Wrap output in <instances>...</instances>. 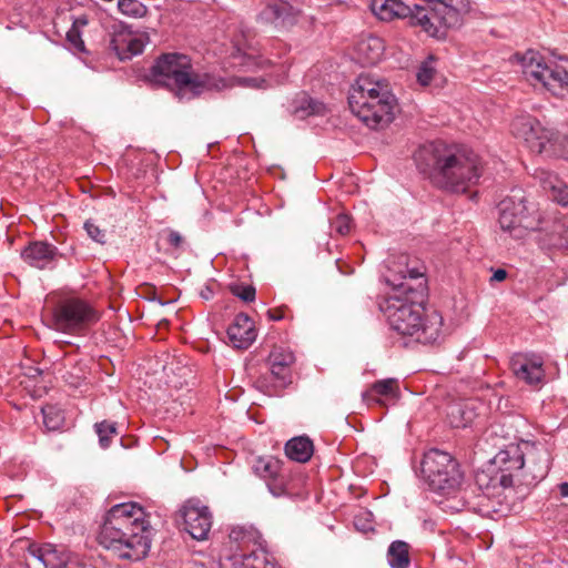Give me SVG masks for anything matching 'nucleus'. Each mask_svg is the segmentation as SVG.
Returning a JSON list of instances; mask_svg holds the SVG:
<instances>
[{
    "label": "nucleus",
    "mask_w": 568,
    "mask_h": 568,
    "mask_svg": "<svg viewBox=\"0 0 568 568\" xmlns=\"http://www.w3.org/2000/svg\"><path fill=\"white\" fill-rule=\"evenodd\" d=\"M371 10L381 21H393L395 19H407L413 27H419L428 36H438L429 12L426 8L415 4L410 7L402 0H372Z\"/></svg>",
    "instance_id": "f8f14e48"
},
{
    "label": "nucleus",
    "mask_w": 568,
    "mask_h": 568,
    "mask_svg": "<svg viewBox=\"0 0 568 568\" xmlns=\"http://www.w3.org/2000/svg\"><path fill=\"white\" fill-rule=\"evenodd\" d=\"M240 557L242 559L235 566L239 568H281L274 556L266 550L264 540H261V544L256 545L250 552L240 554Z\"/></svg>",
    "instance_id": "cd10ccee"
},
{
    "label": "nucleus",
    "mask_w": 568,
    "mask_h": 568,
    "mask_svg": "<svg viewBox=\"0 0 568 568\" xmlns=\"http://www.w3.org/2000/svg\"><path fill=\"white\" fill-rule=\"evenodd\" d=\"M244 55L247 57L248 59L252 58V54L244 53Z\"/></svg>",
    "instance_id": "603ef678"
},
{
    "label": "nucleus",
    "mask_w": 568,
    "mask_h": 568,
    "mask_svg": "<svg viewBox=\"0 0 568 568\" xmlns=\"http://www.w3.org/2000/svg\"><path fill=\"white\" fill-rule=\"evenodd\" d=\"M119 11L131 18H142L146 14V7L139 0H119Z\"/></svg>",
    "instance_id": "c9c22d12"
},
{
    "label": "nucleus",
    "mask_w": 568,
    "mask_h": 568,
    "mask_svg": "<svg viewBox=\"0 0 568 568\" xmlns=\"http://www.w3.org/2000/svg\"><path fill=\"white\" fill-rule=\"evenodd\" d=\"M290 112L297 119L304 120L312 115H324L326 106L323 102L301 92L290 103Z\"/></svg>",
    "instance_id": "bb28decb"
},
{
    "label": "nucleus",
    "mask_w": 568,
    "mask_h": 568,
    "mask_svg": "<svg viewBox=\"0 0 568 568\" xmlns=\"http://www.w3.org/2000/svg\"><path fill=\"white\" fill-rule=\"evenodd\" d=\"M511 133L525 141L531 152L555 153L556 146L561 145V136L550 128L544 126L530 114L517 115L510 125Z\"/></svg>",
    "instance_id": "9b49d317"
},
{
    "label": "nucleus",
    "mask_w": 568,
    "mask_h": 568,
    "mask_svg": "<svg viewBox=\"0 0 568 568\" xmlns=\"http://www.w3.org/2000/svg\"><path fill=\"white\" fill-rule=\"evenodd\" d=\"M526 452L519 446L510 445L506 449L500 450L491 460L493 466L500 473L499 476L493 478L494 483L503 488L509 489L514 486V471L523 470L528 460V469L531 480H540L548 473V455L545 449H537L534 445L525 444Z\"/></svg>",
    "instance_id": "39448f33"
},
{
    "label": "nucleus",
    "mask_w": 568,
    "mask_h": 568,
    "mask_svg": "<svg viewBox=\"0 0 568 568\" xmlns=\"http://www.w3.org/2000/svg\"><path fill=\"white\" fill-rule=\"evenodd\" d=\"M155 81L175 92L180 100H190L209 90H220L225 84L209 73L195 72L187 55L165 53L152 67Z\"/></svg>",
    "instance_id": "20e7f679"
},
{
    "label": "nucleus",
    "mask_w": 568,
    "mask_h": 568,
    "mask_svg": "<svg viewBox=\"0 0 568 568\" xmlns=\"http://www.w3.org/2000/svg\"><path fill=\"white\" fill-rule=\"evenodd\" d=\"M233 294L244 302H252L255 298V288L253 286H236L232 290Z\"/></svg>",
    "instance_id": "a19ab883"
},
{
    "label": "nucleus",
    "mask_w": 568,
    "mask_h": 568,
    "mask_svg": "<svg viewBox=\"0 0 568 568\" xmlns=\"http://www.w3.org/2000/svg\"><path fill=\"white\" fill-rule=\"evenodd\" d=\"M384 51L383 39L374 34H367L356 42L354 59L362 65H374L382 60Z\"/></svg>",
    "instance_id": "5701e85b"
},
{
    "label": "nucleus",
    "mask_w": 568,
    "mask_h": 568,
    "mask_svg": "<svg viewBox=\"0 0 568 568\" xmlns=\"http://www.w3.org/2000/svg\"><path fill=\"white\" fill-rule=\"evenodd\" d=\"M410 546L403 540L393 541L387 549V561L390 568H409Z\"/></svg>",
    "instance_id": "2f4dec72"
},
{
    "label": "nucleus",
    "mask_w": 568,
    "mask_h": 568,
    "mask_svg": "<svg viewBox=\"0 0 568 568\" xmlns=\"http://www.w3.org/2000/svg\"><path fill=\"white\" fill-rule=\"evenodd\" d=\"M183 529L196 540L207 538L212 527V514L200 499H189L179 510Z\"/></svg>",
    "instance_id": "a211bd4d"
},
{
    "label": "nucleus",
    "mask_w": 568,
    "mask_h": 568,
    "mask_svg": "<svg viewBox=\"0 0 568 568\" xmlns=\"http://www.w3.org/2000/svg\"><path fill=\"white\" fill-rule=\"evenodd\" d=\"M290 310L283 305L280 307L271 308L267 311V317L270 321H282L288 317Z\"/></svg>",
    "instance_id": "37998d69"
},
{
    "label": "nucleus",
    "mask_w": 568,
    "mask_h": 568,
    "mask_svg": "<svg viewBox=\"0 0 568 568\" xmlns=\"http://www.w3.org/2000/svg\"><path fill=\"white\" fill-rule=\"evenodd\" d=\"M115 528L125 534L151 532L149 515L138 503L116 504L108 510L100 532H113Z\"/></svg>",
    "instance_id": "4468645a"
},
{
    "label": "nucleus",
    "mask_w": 568,
    "mask_h": 568,
    "mask_svg": "<svg viewBox=\"0 0 568 568\" xmlns=\"http://www.w3.org/2000/svg\"><path fill=\"white\" fill-rule=\"evenodd\" d=\"M545 242L559 250L568 248V217L556 221L547 233Z\"/></svg>",
    "instance_id": "473e14b6"
},
{
    "label": "nucleus",
    "mask_w": 568,
    "mask_h": 568,
    "mask_svg": "<svg viewBox=\"0 0 568 568\" xmlns=\"http://www.w3.org/2000/svg\"><path fill=\"white\" fill-rule=\"evenodd\" d=\"M437 74L436 70V59L433 55H429L418 68L417 71V81L420 85L426 87L432 83Z\"/></svg>",
    "instance_id": "72a5a7b5"
},
{
    "label": "nucleus",
    "mask_w": 568,
    "mask_h": 568,
    "mask_svg": "<svg viewBox=\"0 0 568 568\" xmlns=\"http://www.w3.org/2000/svg\"><path fill=\"white\" fill-rule=\"evenodd\" d=\"M348 103L352 112L371 129H382L394 119L396 99L388 83L369 74L357 78Z\"/></svg>",
    "instance_id": "f03ea898"
},
{
    "label": "nucleus",
    "mask_w": 568,
    "mask_h": 568,
    "mask_svg": "<svg viewBox=\"0 0 568 568\" xmlns=\"http://www.w3.org/2000/svg\"><path fill=\"white\" fill-rule=\"evenodd\" d=\"M353 227L352 219L346 213L337 214L331 221V230L341 236L347 235Z\"/></svg>",
    "instance_id": "4c0bfd02"
},
{
    "label": "nucleus",
    "mask_w": 568,
    "mask_h": 568,
    "mask_svg": "<svg viewBox=\"0 0 568 568\" xmlns=\"http://www.w3.org/2000/svg\"><path fill=\"white\" fill-rule=\"evenodd\" d=\"M85 24H87V19H84V18L77 19L73 23V26H75L78 28H79V26H85Z\"/></svg>",
    "instance_id": "09e8293b"
},
{
    "label": "nucleus",
    "mask_w": 568,
    "mask_h": 568,
    "mask_svg": "<svg viewBox=\"0 0 568 568\" xmlns=\"http://www.w3.org/2000/svg\"><path fill=\"white\" fill-rule=\"evenodd\" d=\"M201 296H202L204 300H209V298H211V296H212V291L210 290V287H206L205 290L201 291Z\"/></svg>",
    "instance_id": "de8ad7c7"
},
{
    "label": "nucleus",
    "mask_w": 568,
    "mask_h": 568,
    "mask_svg": "<svg viewBox=\"0 0 568 568\" xmlns=\"http://www.w3.org/2000/svg\"><path fill=\"white\" fill-rule=\"evenodd\" d=\"M95 432L99 436L101 447L108 448L111 444L112 437L116 435V427L114 423L103 420L95 424Z\"/></svg>",
    "instance_id": "e433bc0d"
},
{
    "label": "nucleus",
    "mask_w": 568,
    "mask_h": 568,
    "mask_svg": "<svg viewBox=\"0 0 568 568\" xmlns=\"http://www.w3.org/2000/svg\"><path fill=\"white\" fill-rule=\"evenodd\" d=\"M295 355L285 347H274L267 357V371L255 379L257 389L270 396L278 395L292 383V366Z\"/></svg>",
    "instance_id": "9d476101"
},
{
    "label": "nucleus",
    "mask_w": 568,
    "mask_h": 568,
    "mask_svg": "<svg viewBox=\"0 0 568 568\" xmlns=\"http://www.w3.org/2000/svg\"><path fill=\"white\" fill-rule=\"evenodd\" d=\"M256 336L254 322L246 314L236 315L227 328V337L236 348H248Z\"/></svg>",
    "instance_id": "b1692460"
},
{
    "label": "nucleus",
    "mask_w": 568,
    "mask_h": 568,
    "mask_svg": "<svg viewBox=\"0 0 568 568\" xmlns=\"http://www.w3.org/2000/svg\"><path fill=\"white\" fill-rule=\"evenodd\" d=\"M387 282H388L389 284H392L393 286H403V284H402V283L396 284V283H395V281H390L389 278H387Z\"/></svg>",
    "instance_id": "3c124183"
},
{
    "label": "nucleus",
    "mask_w": 568,
    "mask_h": 568,
    "mask_svg": "<svg viewBox=\"0 0 568 568\" xmlns=\"http://www.w3.org/2000/svg\"><path fill=\"white\" fill-rule=\"evenodd\" d=\"M84 230L87 231L88 235L95 242L100 244L105 243L106 233L104 230L100 229L99 225H97L93 221H87L84 223Z\"/></svg>",
    "instance_id": "58836bf2"
},
{
    "label": "nucleus",
    "mask_w": 568,
    "mask_h": 568,
    "mask_svg": "<svg viewBox=\"0 0 568 568\" xmlns=\"http://www.w3.org/2000/svg\"><path fill=\"white\" fill-rule=\"evenodd\" d=\"M396 379L388 378L374 383L369 389L364 393V399L367 403L385 405L388 399H394L397 395Z\"/></svg>",
    "instance_id": "c756f323"
},
{
    "label": "nucleus",
    "mask_w": 568,
    "mask_h": 568,
    "mask_svg": "<svg viewBox=\"0 0 568 568\" xmlns=\"http://www.w3.org/2000/svg\"><path fill=\"white\" fill-rule=\"evenodd\" d=\"M399 273L402 274V277H406L408 275L410 278H417L423 275V272L416 267H406L405 271H399Z\"/></svg>",
    "instance_id": "c03bdc74"
},
{
    "label": "nucleus",
    "mask_w": 568,
    "mask_h": 568,
    "mask_svg": "<svg viewBox=\"0 0 568 568\" xmlns=\"http://www.w3.org/2000/svg\"><path fill=\"white\" fill-rule=\"evenodd\" d=\"M57 248L45 242H32L22 252L21 257L37 268L47 267L55 257Z\"/></svg>",
    "instance_id": "a878e982"
},
{
    "label": "nucleus",
    "mask_w": 568,
    "mask_h": 568,
    "mask_svg": "<svg viewBox=\"0 0 568 568\" xmlns=\"http://www.w3.org/2000/svg\"><path fill=\"white\" fill-rule=\"evenodd\" d=\"M477 409L478 406L474 400L452 404L447 412L450 425L455 428L467 427L478 416Z\"/></svg>",
    "instance_id": "c85d7f7f"
},
{
    "label": "nucleus",
    "mask_w": 568,
    "mask_h": 568,
    "mask_svg": "<svg viewBox=\"0 0 568 568\" xmlns=\"http://www.w3.org/2000/svg\"><path fill=\"white\" fill-rule=\"evenodd\" d=\"M99 542L118 558L139 561L146 557L151 548V532H99Z\"/></svg>",
    "instance_id": "ddd939ff"
},
{
    "label": "nucleus",
    "mask_w": 568,
    "mask_h": 568,
    "mask_svg": "<svg viewBox=\"0 0 568 568\" xmlns=\"http://www.w3.org/2000/svg\"><path fill=\"white\" fill-rule=\"evenodd\" d=\"M263 540L260 531L253 527H234L229 534V540L224 545L217 568L235 567L242 559L240 554H247Z\"/></svg>",
    "instance_id": "f3484780"
},
{
    "label": "nucleus",
    "mask_w": 568,
    "mask_h": 568,
    "mask_svg": "<svg viewBox=\"0 0 568 568\" xmlns=\"http://www.w3.org/2000/svg\"><path fill=\"white\" fill-rule=\"evenodd\" d=\"M43 424L49 430L59 429L64 420L61 409L52 405H47L42 408Z\"/></svg>",
    "instance_id": "f704fd0d"
},
{
    "label": "nucleus",
    "mask_w": 568,
    "mask_h": 568,
    "mask_svg": "<svg viewBox=\"0 0 568 568\" xmlns=\"http://www.w3.org/2000/svg\"><path fill=\"white\" fill-rule=\"evenodd\" d=\"M300 16L301 10L294 8L287 1L273 0L258 13L257 20L278 28H288L298 21Z\"/></svg>",
    "instance_id": "4be33fe9"
},
{
    "label": "nucleus",
    "mask_w": 568,
    "mask_h": 568,
    "mask_svg": "<svg viewBox=\"0 0 568 568\" xmlns=\"http://www.w3.org/2000/svg\"><path fill=\"white\" fill-rule=\"evenodd\" d=\"M104 41L119 60L125 61L143 52L144 36L136 33L122 21L114 20L105 27Z\"/></svg>",
    "instance_id": "2eb2a0df"
},
{
    "label": "nucleus",
    "mask_w": 568,
    "mask_h": 568,
    "mask_svg": "<svg viewBox=\"0 0 568 568\" xmlns=\"http://www.w3.org/2000/svg\"><path fill=\"white\" fill-rule=\"evenodd\" d=\"M414 158L433 185L453 193L467 192L483 172L480 158L465 146L430 143L418 148Z\"/></svg>",
    "instance_id": "f257e3e1"
},
{
    "label": "nucleus",
    "mask_w": 568,
    "mask_h": 568,
    "mask_svg": "<svg viewBox=\"0 0 568 568\" xmlns=\"http://www.w3.org/2000/svg\"><path fill=\"white\" fill-rule=\"evenodd\" d=\"M286 456L298 463H306L313 455V443L307 437H295L285 445Z\"/></svg>",
    "instance_id": "7c9ffc66"
},
{
    "label": "nucleus",
    "mask_w": 568,
    "mask_h": 568,
    "mask_svg": "<svg viewBox=\"0 0 568 568\" xmlns=\"http://www.w3.org/2000/svg\"><path fill=\"white\" fill-rule=\"evenodd\" d=\"M69 568H82V566L79 562H71L69 564Z\"/></svg>",
    "instance_id": "8fccbe9b"
},
{
    "label": "nucleus",
    "mask_w": 568,
    "mask_h": 568,
    "mask_svg": "<svg viewBox=\"0 0 568 568\" xmlns=\"http://www.w3.org/2000/svg\"><path fill=\"white\" fill-rule=\"evenodd\" d=\"M26 560L29 568H69V564L78 562L64 548L52 544H31Z\"/></svg>",
    "instance_id": "6ab92c4d"
},
{
    "label": "nucleus",
    "mask_w": 568,
    "mask_h": 568,
    "mask_svg": "<svg viewBox=\"0 0 568 568\" xmlns=\"http://www.w3.org/2000/svg\"><path fill=\"white\" fill-rule=\"evenodd\" d=\"M506 490L496 484L491 487L481 489L477 486H470L463 489L459 498L455 496L448 501L447 509L452 511H462L464 509L471 510L483 517L497 519L506 516L510 510L508 503H506Z\"/></svg>",
    "instance_id": "1a4fd4ad"
},
{
    "label": "nucleus",
    "mask_w": 568,
    "mask_h": 568,
    "mask_svg": "<svg viewBox=\"0 0 568 568\" xmlns=\"http://www.w3.org/2000/svg\"><path fill=\"white\" fill-rule=\"evenodd\" d=\"M507 277V272L504 268L494 271L490 282H503Z\"/></svg>",
    "instance_id": "a18cd8bd"
},
{
    "label": "nucleus",
    "mask_w": 568,
    "mask_h": 568,
    "mask_svg": "<svg viewBox=\"0 0 568 568\" xmlns=\"http://www.w3.org/2000/svg\"><path fill=\"white\" fill-rule=\"evenodd\" d=\"M510 369L515 377L530 386L542 384L545 378L544 362L535 354L518 353L510 358Z\"/></svg>",
    "instance_id": "aec40b11"
},
{
    "label": "nucleus",
    "mask_w": 568,
    "mask_h": 568,
    "mask_svg": "<svg viewBox=\"0 0 568 568\" xmlns=\"http://www.w3.org/2000/svg\"><path fill=\"white\" fill-rule=\"evenodd\" d=\"M100 317V312L87 300L68 296L53 306L50 327L64 334L85 335Z\"/></svg>",
    "instance_id": "6e6552de"
},
{
    "label": "nucleus",
    "mask_w": 568,
    "mask_h": 568,
    "mask_svg": "<svg viewBox=\"0 0 568 568\" xmlns=\"http://www.w3.org/2000/svg\"><path fill=\"white\" fill-rule=\"evenodd\" d=\"M253 469L266 481L272 495L280 497L288 494L285 476L281 473V463L273 457H260L254 462Z\"/></svg>",
    "instance_id": "412c9836"
},
{
    "label": "nucleus",
    "mask_w": 568,
    "mask_h": 568,
    "mask_svg": "<svg viewBox=\"0 0 568 568\" xmlns=\"http://www.w3.org/2000/svg\"><path fill=\"white\" fill-rule=\"evenodd\" d=\"M422 473L430 489L446 497L445 501H442L445 508L455 496L460 497L463 474L457 460L448 453L439 449L428 450L422 460Z\"/></svg>",
    "instance_id": "423d86ee"
},
{
    "label": "nucleus",
    "mask_w": 568,
    "mask_h": 568,
    "mask_svg": "<svg viewBox=\"0 0 568 568\" xmlns=\"http://www.w3.org/2000/svg\"><path fill=\"white\" fill-rule=\"evenodd\" d=\"M382 311L390 328L402 336L414 337L424 344L439 337L443 317L435 311L426 313L420 303L394 294L385 300Z\"/></svg>",
    "instance_id": "7ed1b4c3"
},
{
    "label": "nucleus",
    "mask_w": 568,
    "mask_h": 568,
    "mask_svg": "<svg viewBox=\"0 0 568 568\" xmlns=\"http://www.w3.org/2000/svg\"><path fill=\"white\" fill-rule=\"evenodd\" d=\"M67 39L75 49L80 51L84 49V43L81 39V34L78 27L72 26V28L67 32Z\"/></svg>",
    "instance_id": "79ce46f5"
},
{
    "label": "nucleus",
    "mask_w": 568,
    "mask_h": 568,
    "mask_svg": "<svg viewBox=\"0 0 568 568\" xmlns=\"http://www.w3.org/2000/svg\"><path fill=\"white\" fill-rule=\"evenodd\" d=\"M517 58L523 74L534 85L540 84L554 94H558V90L568 88V57L552 55L546 62L539 52L528 50Z\"/></svg>",
    "instance_id": "0eeeda50"
},
{
    "label": "nucleus",
    "mask_w": 568,
    "mask_h": 568,
    "mask_svg": "<svg viewBox=\"0 0 568 568\" xmlns=\"http://www.w3.org/2000/svg\"><path fill=\"white\" fill-rule=\"evenodd\" d=\"M163 235H164V241L165 243L174 248V250H179L182 247L183 243H184V239L183 236L174 231V230H166L163 232Z\"/></svg>",
    "instance_id": "ea45409f"
},
{
    "label": "nucleus",
    "mask_w": 568,
    "mask_h": 568,
    "mask_svg": "<svg viewBox=\"0 0 568 568\" xmlns=\"http://www.w3.org/2000/svg\"><path fill=\"white\" fill-rule=\"evenodd\" d=\"M535 178L538 179L549 197L564 206L568 205V186L557 174L545 169H537Z\"/></svg>",
    "instance_id": "393cba45"
},
{
    "label": "nucleus",
    "mask_w": 568,
    "mask_h": 568,
    "mask_svg": "<svg viewBox=\"0 0 568 568\" xmlns=\"http://www.w3.org/2000/svg\"><path fill=\"white\" fill-rule=\"evenodd\" d=\"M498 223L501 230L509 232L511 236L521 239L526 232L534 229L529 217V209L523 196H509L504 199L499 205Z\"/></svg>",
    "instance_id": "dca6fc26"
},
{
    "label": "nucleus",
    "mask_w": 568,
    "mask_h": 568,
    "mask_svg": "<svg viewBox=\"0 0 568 568\" xmlns=\"http://www.w3.org/2000/svg\"><path fill=\"white\" fill-rule=\"evenodd\" d=\"M559 493L562 498H568V483L559 485Z\"/></svg>",
    "instance_id": "49530a36"
}]
</instances>
